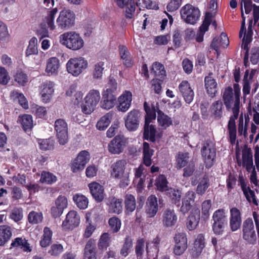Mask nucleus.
Instances as JSON below:
<instances>
[{
	"label": "nucleus",
	"mask_w": 259,
	"mask_h": 259,
	"mask_svg": "<svg viewBox=\"0 0 259 259\" xmlns=\"http://www.w3.org/2000/svg\"><path fill=\"white\" fill-rule=\"evenodd\" d=\"M204 247V238L202 235H199L194 242V248L197 254H199Z\"/></svg>",
	"instance_id": "obj_62"
},
{
	"label": "nucleus",
	"mask_w": 259,
	"mask_h": 259,
	"mask_svg": "<svg viewBox=\"0 0 259 259\" xmlns=\"http://www.w3.org/2000/svg\"><path fill=\"white\" fill-rule=\"evenodd\" d=\"M125 7V17L129 19L132 18L134 16L136 9L134 1L133 0L128 1L127 3L126 4Z\"/></svg>",
	"instance_id": "obj_59"
},
{
	"label": "nucleus",
	"mask_w": 259,
	"mask_h": 259,
	"mask_svg": "<svg viewBox=\"0 0 259 259\" xmlns=\"http://www.w3.org/2000/svg\"><path fill=\"white\" fill-rule=\"evenodd\" d=\"M200 220V212L198 210L192 211L187 219V227L189 230L195 229Z\"/></svg>",
	"instance_id": "obj_31"
},
{
	"label": "nucleus",
	"mask_w": 259,
	"mask_h": 259,
	"mask_svg": "<svg viewBox=\"0 0 259 259\" xmlns=\"http://www.w3.org/2000/svg\"><path fill=\"white\" fill-rule=\"evenodd\" d=\"M119 51L121 58L123 60L124 65L128 67L132 66L131 58L127 49L123 46H119Z\"/></svg>",
	"instance_id": "obj_43"
},
{
	"label": "nucleus",
	"mask_w": 259,
	"mask_h": 259,
	"mask_svg": "<svg viewBox=\"0 0 259 259\" xmlns=\"http://www.w3.org/2000/svg\"><path fill=\"white\" fill-rule=\"evenodd\" d=\"M155 185L157 189L160 191H167V181L164 175H160L156 179Z\"/></svg>",
	"instance_id": "obj_53"
},
{
	"label": "nucleus",
	"mask_w": 259,
	"mask_h": 259,
	"mask_svg": "<svg viewBox=\"0 0 259 259\" xmlns=\"http://www.w3.org/2000/svg\"><path fill=\"white\" fill-rule=\"evenodd\" d=\"M126 143L127 139L123 136H116L109 142L108 150L112 154H119L123 151Z\"/></svg>",
	"instance_id": "obj_13"
},
{
	"label": "nucleus",
	"mask_w": 259,
	"mask_h": 259,
	"mask_svg": "<svg viewBox=\"0 0 259 259\" xmlns=\"http://www.w3.org/2000/svg\"><path fill=\"white\" fill-rule=\"evenodd\" d=\"M213 223L227 222V217L224 209H219L214 211L212 215Z\"/></svg>",
	"instance_id": "obj_45"
},
{
	"label": "nucleus",
	"mask_w": 259,
	"mask_h": 259,
	"mask_svg": "<svg viewBox=\"0 0 259 259\" xmlns=\"http://www.w3.org/2000/svg\"><path fill=\"white\" fill-rule=\"evenodd\" d=\"M116 101L115 95L113 94L104 92L103 94V101L101 102V107L109 110L114 107Z\"/></svg>",
	"instance_id": "obj_28"
},
{
	"label": "nucleus",
	"mask_w": 259,
	"mask_h": 259,
	"mask_svg": "<svg viewBox=\"0 0 259 259\" xmlns=\"http://www.w3.org/2000/svg\"><path fill=\"white\" fill-rule=\"evenodd\" d=\"M167 191V195L170 199L171 203L179 206L182 196L181 191L180 190L173 188L168 189Z\"/></svg>",
	"instance_id": "obj_38"
},
{
	"label": "nucleus",
	"mask_w": 259,
	"mask_h": 259,
	"mask_svg": "<svg viewBox=\"0 0 259 259\" xmlns=\"http://www.w3.org/2000/svg\"><path fill=\"white\" fill-rule=\"evenodd\" d=\"M213 17V16L211 13L206 12L205 13V18L199 27V31L205 33L208 30L209 26L211 23Z\"/></svg>",
	"instance_id": "obj_50"
},
{
	"label": "nucleus",
	"mask_w": 259,
	"mask_h": 259,
	"mask_svg": "<svg viewBox=\"0 0 259 259\" xmlns=\"http://www.w3.org/2000/svg\"><path fill=\"white\" fill-rule=\"evenodd\" d=\"M195 193L192 191L187 192L182 198V204L180 211L184 214L188 213L195 203Z\"/></svg>",
	"instance_id": "obj_16"
},
{
	"label": "nucleus",
	"mask_w": 259,
	"mask_h": 259,
	"mask_svg": "<svg viewBox=\"0 0 259 259\" xmlns=\"http://www.w3.org/2000/svg\"><path fill=\"white\" fill-rule=\"evenodd\" d=\"M157 121L162 129L165 130L172 124L171 118L161 111H158Z\"/></svg>",
	"instance_id": "obj_40"
},
{
	"label": "nucleus",
	"mask_w": 259,
	"mask_h": 259,
	"mask_svg": "<svg viewBox=\"0 0 259 259\" xmlns=\"http://www.w3.org/2000/svg\"><path fill=\"white\" fill-rule=\"evenodd\" d=\"M122 202L121 199L113 198L109 207V212L119 214L122 210Z\"/></svg>",
	"instance_id": "obj_41"
},
{
	"label": "nucleus",
	"mask_w": 259,
	"mask_h": 259,
	"mask_svg": "<svg viewBox=\"0 0 259 259\" xmlns=\"http://www.w3.org/2000/svg\"><path fill=\"white\" fill-rule=\"evenodd\" d=\"M243 238L247 243L254 244L257 237L254 229L253 221L251 218L245 220L242 225Z\"/></svg>",
	"instance_id": "obj_9"
},
{
	"label": "nucleus",
	"mask_w": 259,
	"mask_h": 259,
	"mask_svg": "<svg viewBox=\"0 0 259 259\" xmlns=\"http://www.w3.org/2000/svg\"><path fill=\"white\" fill-rule=\"evenodd\" d=\"M88 61L82 57L71 58L66 64L68 73L77 76L88 67Z\"/></svg>",
	"instance_id": "obj_6"
},
{
	"label": "nucleus",
	"mask_w": 259,
	"mask_h": 259,
	"mask_svg": "<svg viewBox=\"0 0 259 259\" xmlns=\"http://www.w3.org/2000/svg\"><path fill=\"white\" fill-rule=\"evenodd\" d=\"M12 236V232L10 227L0 226V246L4 245Z\"/></svg>",
	"instance_id": "obj_39"
},
{
	"label": "nucleus",
	"mask_w": 259,
	"mask_h": 259,
	"mask_svg": "<svg viewBox=\"0 0 259 259\" xmlns=\"http://www.w3.org/2000/svg\"><path fill=\"white\" fill-rule=\"evenodd\" d=\"M11 97L13 100L18 99L19 104L24 109L28 108V103L23 94L20 93L16 91H13L11 93Z\"/></svg>",
	"instance_id": "obj_49"
},
{
	"label": "nucleus",
	"mask_w": 259,
	"mask_h": 259,
	"mask_svg": "<svg viewBox=\"0 0 259 259\" xmlns=\"http://www.w3.org/2000/svg\"><path fill=\"white\" fill-rule=\"evenodd\" d=\"M59 67V59L56 57H52L47 61L46 71L49 74L56 75L58 73Z\"/></svg>",
	"instance_id": "obj_30"
},
{
	"label": "nucleus",
	"mask_w": 259,
	"mask_h": 259,
	"mask_svg": "<svg viewBox=\"0 0 259 259\" xmlns=\"http://www.w3.org/2000/svg\"><path fill=\"white\" fill-rule=\"evenodd\" d=\"M104 66L103 62H98L95 65L93 72V76L94 79H98L102 78L104 69Z\"/></svg>",
	"instance_id": "obj_54"
},
{
	"label": "nucleus",
	"mask_w": 259,
	"mask_h": 259,
	"mask_svg": "<svg viewBox=\"0 0 259 259\" xmlns=\"http://www.w3.org/2000/svg\"><path fill=\"white\" fill-rule=\"evenodd\" d=\"M90 159V155L89 153L86 150H83L79 153L76 158V161L81 162L85 165L89 161Z\"/></svg>",
	"instance_id": "obj_64"
},
{
	"label": "nucleus",
	"mask_w": 259,
	"mask_h": 259,
	"mask_svg": "<svg viewBox=\"0 0 259 259\" xmlns=\"http://www.w3.org/2000/svg\"><path fill=\"white\" fill-rule=\"evenodd\" d=\"M212 74L209 73L204 78L205 87L207 93L211 97H213L217 92V83L215 80L212 77Z\"/></svg>",
	"instance_id": "obj_26"
},
{
	"label": "nucleus",
	"mask_w": 259,
	"mask_h": 259,
	"mask_svg": "<svg viewBox=\"0 0 259 259\" xmlns=\"http://www.w3.org/2000/svg\"><path fill=\"white\" fill-rule=\"evenodd\" d=\"M154 150L150 148L149 144L147 142L143 143V163L149 166L152 163L151 157L153 155Z\"/></svg>",
	"instance_id": "obj_36"
},
{
	"label": "nucleus",
	"mask_w": 259,
	"mask_h": 259,
	"mask_svg": "<svg viewBox=\"0 0 259 259\" xmlns=\"http://www.w3.org/2000/svg\"><path fill=\"white\" fill-rule=\"evenodd\" d=\"M11 248L16 247L23 249V251L26 252H30L31 251L30 244L27 242L25 238L22 237H18L15 238L11 243Z\"/></svg>",
	"instance_id": "obj_34"
},
{
	"label": "nucleus",
	"mask_w": 259,
	"mask_h": 259,
	"mask_svg": "<svg viewBox=\"0 0 259 259\" xmlns=\"http://www.w3.org/2000/svg\"><path fill=\"white\" fill-rule=\"evenodd\" d=\"M249 118L248 115H243L241 113L239 116V122L238 124V133L239 135H243L246 137L247 133V127L249 125Z\"/></svg>",
	"instance_id": "obj_27"
},
{
	"label": "nucleus",
	"mask_w": 259,
	"mask_h": 259,
	"mask_svg": "<svg viewBox=\"0 0 259 259\" xmlns=\"http://www.w3.org/2000/svg\"><path fill=\"white\" fill-rule=\"evenodd\" d=\"M140 119V114L138 110L131 111L124 118L125 127L128 131H136L139 127Z\"/></svg>",
	"instance_id": "obj_14"
},
{
	"label": "nucleus",
	"mask_w": 259,
	"mask_h": 259,
	"mask_svg": "<svg viewBox=\"0 0 259 259\" xmlns=\"http://www.w3.org/2000/svg\"><path fill=\"white\" fill-rule=\"evenodd\" d=\"M61 43L68 48L77 50L83 47V40L79 35L75 32L64 33L60 36Z\"/></svg>",
	"instance_id": "obj_4"
},
{
	"label": "nucleus",
	"mask_w": 259,
	"mask_h": 259,
	"mask_svg": "<svg viewBox=\"0 0 259 259\" xmlns=\"http://www.w3.org/2000/svg\"><path fill=\"white\" fill-rule=\"evenodd\" d=\"M209 186L207 177L204 176L199 182L196 188V193L199 195L203 194Z\"/></svg>",
	"instance_id": "obj_58"
},
{
	"label": "nucleus",
	"mask_w": 259,
	"mask_h": 259,
	"mask_svg": "<svg viewBox=\"0 0 259 259\" xmlns=\"http://www.w3.org/2000/svg\"><path fill=\"white\" fill-rule=\"evenodd\" d=\"M52 232L48 227H45L44 230L43 238L40 241V244L42 247H46L50 245L51 242Z\"/></svg>",
	"instance_id": "obj_48"
},
{
	"label": "nucleus",
	"mask_w": 259,
	"mask_h": 259,
	"mask_svg": "<svg viewBox=\"0 0 259 259\" xmlns=\"http://www.w3.org/2000/svg\"><path fill=\"white\" fill-rule=\"evenodd\" d=\"M55 130L56 136L60 145H64L68 142V126L66 121L62 119H58L55 122Z\"/></svg>",
	"instance_id": "obj_10"
},
{
	"label": "nucleus",
	"mask_w": 259,
	"mask_h": 259,
	"mask_svg": "<svg viewBox=\"0 0 259 259\" xmlns=\"http://www.w3.org/2000/svg\"><path fill=\"white\" fill-rule=\"evenodd\" d=\"M57 181V177L52 173L49 171H43L41 174L39 181L41 183L52 184Z\"/></svg>",
	"instance_id": "obj_44"
},
{
	"label": "nucleus",
	"mask_w": 259,
	"mask_h": 259,
	"mask_svg": "<svg viewBox=\"0 0 259 259\" xmlns=\"http://www.w3.org/2000/svg\"><path fill=\"white\" fill-rule=\"evenodd\" d=\"M84 99L85 102L82 106V112L85 114H91L100 100V92L96 90H92L88 93Z\"/></svg>",
	"instance_id": "obj_8"
},
{
	"label": "nucleus",
	"mask_w": 259,
	"mask_h": 259,
	"mask_svg": "<svg viewBox=\"0 0 259 259\" xmlns=\"http://www.w3.org/2000/svg\"><path fill=\"white\" fill-rule=\"evenodd\" d=\"M158 210L157 199L155 195L150 196L147 200L146 212L150 218L155 215Z\"/></svg>",
	"instance_id": "obj_24"
},
{
	"label": "nucleus",
	"mask_w": 259,
	"mask_h": 259,
	"mask_svg": "<svg viewBox=\"0 0 259 259\" xmlns=\"http://www.w3.org/2000/svg\"><path fill=\"white\" fill-rule=\"evenodd\" d=\"M177 216L174 209L167 208L164 210L162 215V223L164 226L170 227L177 223Z\"/></svg>",
	"instance_id": "obj_23"
},
{
	"label": "nucleus",
	"mask_w": 259,
	"mask_h": 259,
	"mask_svg": "<svg viewBox=\"0 0 259 259\" xmlns=\"http://www.w3.org/2000/svg\"><path fill=\"white\" fill-rule=\"evenodd\" d=\"M132 246L133 241L132 239L130 237H126L120 250V254L123 256H126L130 252Z\"/></svg>",
	"instance_id": "obj_57"
},
{
	"label": "nucleus",
	"mask_w": 259,
	"mask_h": 259,
	"mask_svg": "<svg viewBox=\"0 0 259 259\" xmlns=\"http://www.w3.org/2000/svg\"><path fill=\"white\" fill-rule=\"evenodd\" d=\"M125 207L128 212H133L136 208V200L135 197L132 194H127L125 195L124 200Z\"/></svg>",
	"instance_id": "obj_47"
},
{
	"label": "nucleus",
	"mask_w": 259,
	"mask_h": 259,
	"mask_svg": "<svg viewBox=\"0 0 259 259\" xmlns=\"http://www.w3.org/2000/svg\"><path fill=\"white\" fill-rule=\"evenodd\" d=\"M239 181L242 190L247 200L250 203H253L256 206L258 205L254 192L251 190L249 187L246 186L242 176H239Z\"/></svg>",
	"instance_id": "obj_20"
},
{
	"label": "nucleus",
	"mask_w": 259,
	"mask_h": 259,
	"mask_svg": "<svg viewBox=\"0 0 259 259\" xmlns=\"http://www.w3.org/2000/svg\"><path fill=\"white\" fill-rule=\"evenodd\" d=\"M57 12V8H54L48 11L47 16L44 18L43 22L41 24L40 28L37 30V34L40 39L49 37V31L46 25L51 30H54L56 28V26L54 23V18Z\"/></svg>",
	"instance_id": "obj_3"
},
{
	"label": "nucleus",
	"mask_w": 259,
	"mask_h": 259,
	"mask_svg": "<svg viewBox=\"0 0 259 259\" xmlns=\"http://www.w3.org/2000/svg\"><path fill=\"white\" fill-rule=\"evenodd\" d=\"M227 227V222L221 223H213L212 230L216 235H222Z\"/></svg>",
	"instance_id": "obj_63"
},
{
	"label": "nucleus",
	"mask_w": 259,
	"mask_h": 259,
	"mask_svg": "<svg viewBox=\"0 0 259 259\" xmlns=\"http://www.w3.org/2000/svg\"><path fill=\"white\" fill-rule=\"evenodd\" d=\"M75 15L69 10H64L60 12L56 23L58 28L62 30L68 29L74 23Z\"/></svg>",
	"instance_id": "obj_7"
},
{
	"label": "nucleus",
	"mask_w": 259,
	"mask_h": 259,
	"mask_svg": "<svg viewBox=\"0 0 259 259\" xmlns=\"http://www.w3.org/2000/svg\"><path fill=\"white\" fill-rule=\"evenodd\" d=\"M176 167L181 169L185 167L188 163L189 154L188 152H179L176 156Z\"/></svg>",
	"instance_id": "obj_37"
},
{
	"label": "nucleus",
	"mask_w": 259,
	"mask_h": 259,
	"mask_svg": "<svg viewBox=\"0 0 259 259\" xmlns=\"http://www.w3.org/2000/svg\"><path fill=\"white\" fill-rule=\"evenodd\" d=\"M80 223V216L76 211L71 210L67 214L62 227L64 230H72Z\"/></svg>",
	"instance_id": "obj_15"
},
{
	"label": "nucleus",
	"mask_w": 259,
	"mask_h": 259,
	"mask_svg": "<svg viewBox=\"0 0 259 259\" xmlns=\"http://www.w3.org/2000/svg\"><path fill=\"white\" fill-rule=\"evenodd\" d=\"M14 77L15 81L21 86H24L28 80L27 75L22 71L17 72Z\"/></svg>",
	"instance_id": "obj_61"
},
{
	"label": "nucleus",
	"mask_w": 259,
	"mask_h": 259,
	"mask_svg": "<svg viewBox=\"0 0 259 259\" xmlns=\"http://www.w3.org/2000/svg\"><path fill=\"white\" fill-rule=\"evenodd\" d=\"M115 113L109 112L102 117L97 123L96 126L99 130H105L110 124L111 121L115 117Z\"/></svg>",
	"instance_id": "obj_32"
},
{
	"label": "nucleus",
	"mask_w": 259,
	"mask_h": 259,
	"mask_svg": "<svg viewBox=\"0 0 259 259\" xmlns=\"http://www.w3.org/2000/svg\"><path fill=\"white\" fill-rule=\"evenodd\" d=\"M132 100V94L130 91H125L118 98L117 109L121 112H125L131 106Z\"/></svg>",
	"instance_id": "obj_18"
},
{
	"label": "nucleus",
	"mask_w": 259,
	"mask_h": 259,
	"mask_svg": "<svg viewBox=\"0 0 259 259\" xmlns=\"http://www.w3.org/2000/svg\"><path fill=\"white\" fill-rule=\"evenodd\" d=\"M136 5L138 7L146 8L148 9H158V6L155 4L153 3L150 0H138Z\"/></svg>",
	"instance_id": "obj_60"
},
{
	"label": "nucleus",
	"mask_w": 259,
	"mask_h": 259,
	"mask_svg": "<svg viewBox=\"0 0 259 259\" xmlns=\"http://www.w3.org/2000/svg\"><path fill=\"white\" fill-rule=\"evenodd\" d=\"M149 123L148 119H146L145 121L144 137L145 139L154 142L155 141L156 129L153 125H150Z\"/></svg>",
	"instance_id": "obj_33"
},
{
	"label": "nucleus",
	"mask_w": 259,
	"mask_h": 259,
	"mask_svg": "<svg viewBox=\"0 0 259 259\" xmlns=\"http://www.w3.org/2000/svg\"><path fill=\"white\" fill-rule=\"evenodd\" d=\"M54 84L51 81L45 82L41 87L40 94L42 101L45 103L49 102L54 92Z\"/></svg>",
	"instance_id": "obj_21"
},
{
	"label": "nucleus",
	"mask_w": 259,
	"mask_h": 259,
	"mask_svg": "<svg viewBox=\"0 0 259 259\" xmlns=\"http://www.w3.org/2000/svg\"><path fill=\"white\" fill-rule=\"evenodd\" d=\"M96 249L95 242L90 239L87 242L84 249L83 259H96Z\"/></svg>",
	"instance_id": "obj_29"
},
{
	"label": "nucleus",
	"mask_w": 259,
	"mask_h": 259,
	"mask_svg": "<svg viewBox=\"0 0 259 259\" xmlns=\"http://www.w3.org/2000/svg\"><path fill=\"white\" fill-rule=\"evenodd\" d=\"M246 30L244 31L243 34L244 36L242 39V48L244 50H246V53L244 57V63H245V60L248 58V45L252 41V35L253 34L252 29V20L249 22V24L248 26L247 32H245Z\"/></svg>",
	"instance_id": "obj_25"
},
{
	"label": "nucleus",
	"mask_w": 259,
	"mask_h": 259,
	"mask_svg": "<svg viewBox=\"0 0 259 259\" xmlns=\"http://www.w3.org/2000/svg\"><path fill=\"white\" fill-rule=\"evenodd\" d=\"M125 161L119 160L111 165V176L115 179L120 180V186L125 187L129 184V173L125 171Z\"/></svg>",
	"instance_id": "obj_2"
},
{
	"label": "nucleus",
	"mask_w": 259,
	"mask_h": 259,
	"mask_svg": "<svg viewBox=\"0 0 259 259\" xmlns=\"http://www.w3.org/2000/svg\"><path fill=\"white\" fill-rule=\"evenodd\" d=\"M223 103L221 101L218 100L213 103L210 108L211 116L215 119H218L223 115Z\"/></svg>",
	"instance_id": "obj_35"
},
{
	"label": "nucleus",
	"mask_w": 259,
	"mask_h": 259,
	"mask_svg": "<svg viewBox=\"0 0 259 259\" xmlns=\"http://www.w3.org/2000/svg\"><path fill=\"white\" fill-rule=\"evenodd\" d=\"M211 207V201L210 200H205L202 203V219L207 221L209 217V210Z\"/></svg>",
	"instance_id": "obj_51"
},
{
	"label": "nucleus",
	"mask_w": 259,
	"mask_h": 259,
	"mask_svg": "<svg viewBox=\"0 0 259 259\" xmlns=\"http://www.w3.org/2000/svg\"><path fill=\"white\" fill-rule=\"evenodd\" d=\"M242 219L240 210L236 207L230 209V226L232 231L239 229L241 225Z\"/></svg>",
	"instance_id": "obj_17"
},
{
	"label": "nucleus",
	"mask_w": 259,
	"mask_h": 259,
	"mask_svg": "<svg viewBox=\"0 0 259 259\" xmlns=\"http://www.w3.org/2000/svg\"><path fill=\"white\" fill-rule=\"evenodd\" d=\"M234 85V93L231 87L227 88L223 94L224 104L228 109L232 108L233 115L230 117L228 124L230 141L232 145L235 144L236 139V126L235 119L237 118L239 113L240 90Z\"/></svg>",
	"instance_id": "obj_1"
},
{
	"label": "nucleus",
	"mask_w": 259,
	"mask_h": 259,
	"mask_svg": "<svg viewBox=\"0 0 259 259\" xmlns=\"http://www.w3.org/2000/svg\"><path fill=\"white\" fill-rule=\"evenodd\" d=\"M108 224L111 230L113 233L117 232L121 227V221L117 217H112L109 219Z\"/></svg>",
	"instance_id": "obj_56"
},
{
	"label": "nucleus",
	"mask_w": 259,
	"mask_h": 259,
	"mask_svg": "<svg viewBox=\"0 0 259 259\" xmlns=\"http://www.w3.org/2000/svg\"><path fill=\"white\" fill-rule=\"evenodd\" d=\"M21 124L24 131L31 129L33 126L32 117L28 114H25L21 117Z\"/></svg>",
	"instance_id": "obj_55"
},
{
	"label": "nucleus",
	"mask_w": 259,
	"mask_h": 259,
	"mask_svg": "<svg viewBox=\"0 0 259 259\" xmlns=\"http://www.w3.org/2000/svg\"><path fill=\"white\" fill-rule=\"evenodd\" d=\"M37 43V39L35 37H32L30 40L29 45L26 51L27 56L31 55H36L38 53Z\"/></svg>",
	"instance_id": "obj_52"
},
{
	"label": "nucleus",
	"mask_w": 259,
	"mask_h": 259,
	"mask_svg": "<svg viewBox=\"0 0 259 259\" xmlns=\"http://www.w3.org/2000/svg\"><path fill=\"white\" fill-rule=\"evenodd\" d=\"M90 193L93 197L97 202H101L104 198V190L103 187L97 182H92L89 184Z\"/></svg>",
	"instance_id": "obj_19"
},
{
	"label": "nucleus",
	"mask_w": 259,
	"mask_h": 259,
	"mask_svg": "<svg viewBox=\"0 0 259 259\" xmlns=\"http://www.w3.org/2000/svg\"><path fill=\"white\" fill-rule=\"evenodd\" d=\"M151 73H153L160 79H164L166 75V72L163 65L158 62H155L153 64Z\"/></svg>",
	"instance_id": "obj_42"
},
{
	"label": "nucleus",
	"mask_w": 259,
	"mask_h": 259,
	"mask_svg": "<svg viewBox=\"0 0 259 259\" xmlns=\"http://www.w3.org/2000/svg\"><path fill=\"white\" fill-rule=\"evenodd\" d=\"M201 153L206 166L208 168L210 167L213 164L216 154L215 149L213 144L205 142L201 149Z\"/></svg>",
	"instance_id": "obj_11"
},
{
	"label": "nucleus",
	"mask_w": 259,
	"mask_h": 259,
	"mask_svg": "<svg viewBox=\"0 0 259 259\" xmlns=\"http://www.w3.org/2000/svg\"><path fill=\"white\" fill-rule=\"evenodd\" d=\"M179 89L185 102L190 104L194 98V92L187 81H183L179 85Z\"/></svg>",
	"instance_id": "obj_22"
},
{
	"label": "nucleus",
	"mask_w": 259,
	"mask_h": 259,
	"mask_svg": "<svg viewBox=\"0 0 259 259\" xmlns=\"http://www.w3.org/2000/svg\"><path fill=\"white\" fill-rule=\"evenodd\" d=\"M174 240L175 245L173 248V253L176 255H181L188 247L186 235L184 233H177L175 235Z\"/></svg>",
	"instance_id": "obj_12"
},
{
	"label": "nucleus",
	"mask_w": 259,
	"mask_h": 259,
	"mask_svg": "<svg viewBox=\"0 0 259 259\" xmlns=\"http://www.w3.org/2000/svg\"><path fill=\"white\" fill-rule=\"evenodd\" d=\"M73 199L77 206L81 209H85L88 205V198L82 195L76 194L73 196Z\"/></svg>",
	"instance_id": "obj_46"
},
{
	"label": "nucleus",
	"mask_w": 259,
	"mask_h": 259,
	"mask_svg": "<svg viewBox=\"0 0 259 259\" xmlns=\"http://www.w3.org/2000/svg\"><path fill=\"white\" fill-rule=\"evenodd\" d=\"M182 19L186 23L194 25L199 19V9L190 4L183 6L180 10Z\"/></svg>",
	"instance_id": "obj_5"
}]
</instances>
